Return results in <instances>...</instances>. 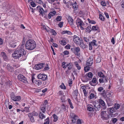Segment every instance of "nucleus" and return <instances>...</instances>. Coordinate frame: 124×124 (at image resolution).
I'll use <instances>...</instances> for the list:
<instances>
[{
    "mask_svg": "<svg viewBox=\"0 0 124 124\" xmlns=\"http://www.w3.org/2000/svg\"><path fill=\"white\" fill-rule=\"evenodd\" d=\"M36 44L35 41L32 39L28 40L26 43L25 48L29 50H32L36 47Z\"/></svg>",
    "mask_w": 124,
    "mask_h": 124,
    "instance_id": "f257e3e1",
    "label": "nucleus"
},
{
    "mask_svg": "<svg viewBox=\"0 0 124 124\" xmlns=\"http://www.w3.org/2000/svg\"><path fill=\"white\" fill-rule=\"evenodd\" d=\"M23 44L20 47V49L15 51L12 54V57L15 58H18L20 57L21 55V54H23Z\"/></svg>",
    "mask_w": 124,
    "mask_h": 124,
    "instance_id": "f03ea898",
    "label": "nucleus"
},
{
    "mask_svg": "<svg viewBox=\"0 0 124 124\" xmlns=\"http://www.w3.org/2000/svg\"><path fill=\"white\" fill-rule=\"evenodd\" d=\"M101 118L104 120H107L109 118L112 116V114H109L108 112L106 111H102L101 113Z\"/></svg>",
    "mask_w": 124,
    "mask_h": 124,
    "instance_id": "7ed1b4c3",
    "label": "nucleus"
},
{
    "mask_svg": "<svg viewBox=\"0 0 124 124\" xmlns=\"http://www.w3.org/2000/svg\"><path fill=\"white\" fill-rule=\"evenodd\" d=\"M38 113L35 111L28 114V116L30 119V121L32 122H34L35 120L33 116H37Z\"/></svg>",
    "mask_w": 124,
    "mask_h": 124,
    "instance_id": "20e7f679",
    "label": "nucleus"
},
{
    "mask_svg": "<svg viewBox=\"0 0 124 124\" xmlns=\"http://www.w3.org/2000/svg\"><path fill=\"white\" fill-rule=\"evenodd\" d=\"M73 39L74 42L78 45H79L80 43L83 42V41L81 40L78 36L76 35L73 36Z\"/></svg>",
    "mask_w": 124,
    "mask_h": 124,
    "instance_id": "39448f33",
    "label": "nucleus"
},
{
    "mask_svg": "<svg viewBox=\"0 0 124 124\" xmlns=\"http://www.w3.org/2000/svg\"><path fill=\"white\" fill-rule=\"evenodd\" d=\"M62 66L64 68L67 67L69 70L72 69V64L71 63H68V62H62Z\"/></svg>",
    "mask_w": 124,
    "mask_h": 124,
    "instance_id": "423d86ee",
    "label": "nucleus"
},
{
    "mask_svg": "<svg viewBox=\"0 0 124 124\" xmlns=\"http://www.w3.org/2000/svg\"><path fill=\"white\" fill-rule=\"evenodd\" d=\"M48 105L47 101L45 100L44 103L40 106V109L43 113H44L46 111V108Z\"/></svg>",
    "mask_w": 124,
    "mask_h": 124,
    "instance_id": "0eeeda50",
    "label": "nucleus"
},
{
    "mask_svg": "<svg viewBox=\"0 0 124 124\" xmlns=\"http://www.w3.org/2000/svg\"><path fill=\"white\" fill-rule=\"evenodd\" d=\"M31 80L32 82L35 84L36 85L38 86H40L42 84V81L41 80H35L34 77H32Z\"/></svg>",
    "mask_w": 124,
    "mask_h": 124,
    "instance_id": "6e6552de",
    "label": "nucleus"
},
{
    "mask_svg": "<svg viewBox=\"0 0 124 124\" xmlns=\"http://www.w3.org/2000/svg\"><path fill=\"white\" fill-rule=\"evenodd\" d=\"M97 41L95 40H93L92 41L90 42L89 44V49L90 50H92L93 49L92 46H97V44L96 43Z\"/></svg>",
    "mask_w": 124,
    "mask_h": 124,
    "instance_id": "1a4fd4ad",
    "label": "nucleus"
},
{
    "mask_svg": "<svg viewBox=\"0 0 124 124\" xmlns=\"http://www.w3.org/2000/svg\"><path fill=\"white\" fill-rule=\"evenodd\" d=\"M70 116L72 119V121L73 123H75L76 122V120L78 118L77 115L73 113L70 114Z\"/></svg>",
    "mask_w": 124,
    "mask_h": 124,
    "instance_id": "9d476101",
    "label": "nucleus"
},
{
    "mask_svg": "<svg viewBox=\"0 0 124 124\" xmlns=\"http://www.w3.org/2000/svg\"><path fill=\"white\" fill-rule=\"evenodd\" d=\"M99 101L100 104L101 105V108L102 109H105L107 108V106L104 101L101 99H99Z\"/></svg>",
    "mask_w": 124,
    "mask_h": 124,
    "instance_id": "9b49d317",
    "label": "nucleus"
},
{
    "mask_svg": "<svg viewBox=\"0 0 124 124\" xmlns=\"http://www.w3.org/2000/svg\"><path fill=\"white\" fill-rule=\"evenodd\" d=\"M45 65L43 63H41L36 64L34 68L35 69L37 70H38L42 69Z\"/></svg>",
    "mask_w": 124,
    "mask_h": 124,
    "instance_id": "f8f14e48",
    "label": "nucleus"
},
{
    "mask_svg": "<svg viewBox=\"0 0 124 124\" xmlns=\"http://www.w3.org/2000/svg\"><path fill=\"white\" fill-rule=\"evenodd\" d=\"M76 23L78 26H82L84 25L83 22L79 18H78L76 21Z\"/></svg>",
    "mask_w": 124,
    "mask_h": 124,
    "instance_id": "ddd939ff",
    "label": "nucleus"
},
{
    "mask_svg": "<svg viewBox=\"0 0 124 124\" xmlns=\"http://www.w3.org/2000/svg\"><path fill=\"white\" fill-rule=\"evenodd\" d=\"M12 100L15 101H19L21 99V97L20 96H11Z\"/></svg>",
    "mask_w": 124,
    "mask_h": 124,
    "instance_id": "4468645a",
    "label": "nucleus"
},
{
    "mask_svg": "<svg viewBox=\"0 0 124 124\" xmlns=\"http://www.w3.org/2000/svg\"><path fill=\"white\" fill-rule=\"evenodd\" d=\"M1 55L3 57V60L6 61H8V57L6 55V54L3 52L1 53Z\"/></svg>",
    "mask_w": 124,
    "mask_h": 124,
    "instance_id": "2eb2a0df",
    "label": "nucleus"
},
{
    "mask_svg": "<svg viewBox=\"0 0 124 124\" xmlns=\"http://www.w3.org/2000/svg\"><path fill=\"white\" fill-rule=\"evenodd\" d=\"M71 50L74 53H79L80 50V49L79 47H73L71 48Z\"/></svg>",
    "mask_w": 124,
    "mask_h": 124,
    "instance_id": "dca6fc26",
    "label": "nucleus"
},
{
    "mask_svg": "<svg viewBox=\"0 0 124 124\" xmlns=\"http://www.w3.org/2000/svg\"><path fill=\"white\" fill-rule=\"evenodd\" d=\"M39 8V11L40 14L43 15L44 12L45 11H44V10L42 8L40 7V6H38L36 8L38 9Z\"/></svg>",
    "mask_w": 124,
    "mask_h": 124,
    "instance_id": "f3484780",
    "label": "nucleus"
},
{
    "mask_svg": "<svg viewBox=\"0 0 124 124\" xmlns=\"http://www.w3.org/2000/svg\"><path fill=\"white\" fill-rule=\"evenodd\" d=\"M71 4L73 6V7L74 9V11H75L76 10L78 9V6L77 5V3L76 1H75L73 4L72 3Z\"/></svg>",
    "mask_w": 124,
    "mask_h": 124,
    "instance_id": "a211bd4d",
    "label": "nucleus"
},
{
    "mask_svg": "<svg viewBox=\"0 0 124 124\" xmlns=\"http://www.w3.org/2000/svg\"><path fill=\"white\" fill-rule=\"evenodd\" d=\"M8 70L11 72H12L14 71L13 68L9 64H8L7 66Z\"/></svg>",
    "mask_w": 124,
    "mask_h": 124,
    "instance_id": "6ab92c4d",
    "label": "nucleus"
},
{
    "mask_svg": "<svg viewBox=\"0 0 124 124\" xmlns=\"http://www.w3.org/2000/svg\"><path fill=\"white\" fill-rule=\"evenodd\" d=\"M56 13V12L55 11H53L52 12H50L48 15V17L49 19H50L51 17Z\"/></svg>",
    "mask_w": 124,
    "mask_h": 124,
    "instance_id": "aec40b11",
    "label": "nucleus"
},
{
    "mask_svg": "<svg viewBox=\"0 0 124 124\" xmlns=\"http://www.w3.org/2000/svg\"><path fill=\"white\" fill-rule=\"evenodd\" d=\"M68 21L70 24L72 25L74 24L73 20L71 17H69L68 19Z\"/></svg>",
    "mask_w": 124,
    "mask_h": 124,
    "instance_id": "412c9836",
    "label": "nucleus"
},
{
    "mask_svg": "<svg viewBox=\"0 0 124 124\" xmlns=\"http://www.w3.org/2000/svg\"><path fill=\"white\" fill-rule=\"evenodd\" d=\"M107 109L109 111L110 113V114H111L115 112V110L113 108V107L108 108Z\"/></svg>",
    "mask_w": 124,
    "mask_h": 124,
    "instance_id": "4be33fe9",
    "label": "nucleus"
},
{
    "mask_svg": "<svg viewBox=\"0 0 124 124\" xmlns=\"http://www.w3.org/2000/svg\"><path fill=\"white\" fill-rule=\"evenodd\" d=\"M87 110L89 111H94L93 107L92 105H90L87 107Z\"/></svg>",
    "mask_w": 124,
    "mask_h": 124,
    "instance_id": "5701e85b",
    "label": "nucleus"
},
{
    "mask_svg": "<svg viewBox=\"0 0 124 124\" xmlns=\"http://www.w3.org/2000/svg\"><path fill=\"white\" fill-rule=\"evenodd\" d=\"M39 118L41 119L44 118L46 117L44 114L42 113L41 112H40L39 114Z\"/></svg>",
    "mask_w": 124,
    "mask_h": 124,
    "instance_id": "b1692460",
    "label": "nucleus"
},
{
    "mask_svg": "<svg viewBox=\"0 0 124 124\" xmlns=\"http://www.w3.org/2000/svg\"><path fill=\"white\" fill-rule=\"evenodd\" d=\"M17 78L20 81H23V76L21 74H19L17 76Z\"/></svg>",
    "mask_w": 124,
    "mask_h": 124,
    "instance_id": "393cba45",
    "label": "nucleus"
},
{
    "mask_svg": "<svg viewBox=\"0 0 124 124\" xmlns=\"http://www.w3.org/2000/svg\"><path fill=\"white\" fill-rule=\"evenodd\" d=\"M98 75L99 76L100 78H104L105 77V76L101 72H99L98 73Z\"/></svg>",
    "mask_w": 124,
    "mask_h": 124,
    "instance_id": "a878e982",
    "label": "nucleus"
},
{
    "mask_svg": "<svg viewBox=\"0 0 124 124\" xmlns=\"http://www.w3.org/2000/svg\"><path fill=\"white\" fill-rule=\"evenodd\" d=\"M99 28L97 26H93L91 29V30L93 31H98Z\"/></svg>",
    "mask_w": 124,
    "mask_h": 124,
    "instance_id": "bb28decb",
    "label": "nucleus"
},
{
    "mask_svg": "<svg viewBox=\"0 0 124 124\" xmlns=\"http://www.w3.org/2000/svg\"><path fill=\"white\" fill-rule=\"evenodd\" d=\"M86 76H87L90 78L91 79L93 77V74L91 72H89L86 74L85 75Z\"/></svg>",
    "mask_w": 124,
    "mask_h": 124,
    "instance_id": "cd10ccee",
    "label": "nucleus"
},
{
    "mask_svg": "<svg viewBox=\"0 0 124 124\" xmlns=\"http://www.w3.org/2000/svg\"><path fill=\"white\" fill-rule=\"evenodd\" d=\"M107 104L108 106H111L113 104V102L111 101L110 100L107 101Z\"/></svg>",
    "mask_w": 124,
    "mask_h": 124,
    "instance_id": "c85d7f7f",
    "label": "nucleus"
},
{
    "mask_svg": "<svg viewBox=\"0 0 124 124\" xmlns=\"http://www.w3.org/2000/svg\"><path fill=\"white\" fill-rule=\"evenodd\" d=\"M113 107L116 110L118 109L120 107L119 105L117 103L115 104Z\"/></svg>",
    "mask_w": 124,
    "mask_h": 124,
    "instance_id": "c756f323",
    "label": "nucleus"
},
{
    "mask_svg": "<svg viewBox=\"0 0 124 124\" xmlns=\"http://www.w3.org/2000/svg\"><path fill=\"white\" fill-rule=\"evenodd\" d=\"M49 69V67L48 65L47 64H45V67L44 69V71L48 70Z\"/></svg>",
    "mask_w": 124,
    "mask_h": 124,
    "instance_id": "7c9ffc66",
    "label": "nucleus"
},
{
    "mask_svg": "<svg viewBox=\"0 0 124 124\" xmlns=\"http://www.w3.org/2000/svg\"><path fill=\"white\" fill-rule=\"evenodd\" d=\"M42 28L44 30H45L47 32H48L50 30V28L47 26H44Z\"/></svg>",
    "mask_w": 124,
    "mask_h": 124,
    "instance_id": "2f4dec72",
    "label": "nucleus"
},
{
    "mask_svg": "<svg viewBox=\"0 0 124 124\" xmlns=\"http://www.w3.org/2000/svg\"><path fill=\"white\" fill-rule=\"evenodd\" d=\"M86 32H87L88 33H90L91 31H92L91 28V27L90 26H89L87 27L86 29Z\"/></svg>",
    "mask_w": 124,
    "mask_h": 124,
    "instance_id": "473e14b6",
    "label": "nucleus"
},
{
    "mask_svg": "<svg viewBox=\"0 0 124 124\" xmlns=\"http://www.w3.org/2000/svg\"><path fill=\"white\" fill-rule=\"evenodd\" d=\"M24 83L25 84L24 85H25L27 86V85H28V81H27V78H25V77L24 76Z\"/></svg>",
    "mask_w": 124,
    "mask_h": 124,
    "instance_id": "72a5a7b5",
    "label": "nucleus"
},
{
    "mask_svg": "<svg viewBox=\"0 0 124 124\" xmlns=\"http://www.w3.org/2000/svg\"><path fill=\"white\" fill-rule=\"evenodd\" d=\"M53 116L54 118L53 120L54 121V122H56L58 119V117L57 116V115L55 114H53Z\"/></svg>",
    "mask_w": 124,
    "mask_h": 124,
    "instance_id": "f704fd0d",
    "label": "nucleus"
},
{
    "mask_svg": "<svg viewBox=\"0 0 124 124\" xmlns=\"http://www.w3.org/2000/svg\"><path fill=\"white\" fill-rule=\"evenodd\" d=\"M89 23L92 24H95L96 23V22L94 20H92L89 18L87 19Z\"/></svg>",
    "mask_w": 124,
    "mask_h": 124,
    "instance_id": "c9c22d12",
    "label": "nucleus"
},
{
    "mask_svg": "<svg viewBox=\"0 0 124 124\" xmlns=\"http://www.w3.org/2000/svg\"><path fill=\"white\" fill-rule=\"evenodd\" d=\"M60 99L62 103L64 102L65 101V97L64 95L61 97Z\"/></svg>",
    "mask_w": 124,
    "mask_h": 124,
    "instance_id": "e433bc0d",
    "label": "nucleus"
},
{
    "mask_svg": "<svg viewBox=\"0 0 124 124\" xmlns=\"http://www.w3.org/2000/svg\"><path fill=\"white\" fill-rule=\"evenodd\" d=\"M50 30V32L52 33V34L54 36L56 35L57 33L54 30L52 29H51Z\"/></svg>",
    "mask_w": 124,
    "mask_h": 124,
    "instance_id": "4c0bfd02",
    "label": "nucleus"
},
{
    "mask_svg": "<svg viewBox=\"0 0 124 124\" xmlns=\"http://www.w3.org/2000/svg\"><path fill=\"white\" fill-rule=\"evenodd\" d=\"M61 109L64 111H65L67 110V109L66 108V106L64 104H62V105Z\"/></svg>",
    "mask_w": 124,
    "mask_h": 124,
    "instance_id": "58836bf2",
    "label": "nucleus"
},
{
    "mask_svg": "<svg viewBox=\"0 0 124 124\" xmlns=\"http://www.w3.org/2000/svg\"><path fill=\"white\" fill-rule=\"evenodd\" d=\"M79 45L80 46V47L83 49H84L85 48V45L83 42L80 43Z\"/></svg>",
    "mask_w": 124,
    "mask_h": 124,
    "instance_id": "ea45409f",
    "label": "nucleus"
},
{
    "mask_svg": "<svg viewBox=\"0 0 124 124\" xmlns=\"http://www.w3.org/2000/svg\"><path fill=\"white\" fill-rule=\"evenodd\" d=\"M47 79V75H44L42 77V78L41 79L42 80L45 81Z\"/></svg>",
    "mask_w": 124,
    "mask_h": 124,
    "instance_id": "a19ab883",
    "label": "nucleus"
},
{
    "mask_svg": "<svg viewBox=\"0 0 124 124\" xmlns=\"http://www.w3.org/2000/svg\"><path fill=\"white\" fill-rule=\"evenodd\" d=\"M58 94L59 96H60L61 97L64 95L63 92L61 91H60L58 92Z\"/></svg>",
    "mask_w": 124,
    "mask_h": 124,
    "instance_id": "79ce46f5",
    "label": "nucleus"
},
{
    "mask_svg": "<svg viewBox=\"0 0 124 124\" xmlns=\"http://www.w3.org/2000/svg\"><path fill=\"white\" fill-rule=\"evenodd\" d=\"M60 87L62 89H65L66 88L65 86L63 83H62V85L60 86Z\"/></svg>",
    "mask_w": 124,
    "mask_h": 124,
    "instance_id": "37998d69",
    "label": "nucleus"
},
{
    "mask_svg": "<svg viewBox=\"0 0 124 124\" xmlns=\"http://www.w3.org/2000/svg\"><path fill=\"white\" fill-rule=\"evenodd\" d=\"M63 45H65L67 44V42L64 39L61 40V43Z\"/></svg>",
    "mask_w": 124,
    "mask_h": 124,
    "instance_id": "c03bdc74",
    "label": "nucleus"
},
{
    "mask_svg": "<svg viewBox=\"0 0 124 124\" xmlns=\"http://www.w3.org/2000/svg\"><path fill=\"white\" fill-rule=\"evenodd\" d=\"M46 121L44 122L43 124H49V117H47V118L45 120Z\"/></svg>",
    "mask_w": 124,
    "mask_h": 124,
    "instance_id": "a18cd8bd",
    "label": "nucleus"
},
{
    "mask_svg": "<svg viewBox=\"0 0 124 124\" xmlns=\"http://www.w3.org/2000/svg\"><path fill=\"white\" fill-rule=\"evenodd\" d=\"M90 70V68L88 66H86L84 68V70L85 72H87Z\"/></svg>",
    "mask_w": 124,
    "mask_h": 124,
    "instance_id": "49530a36",
    "label": "nucleus"
},
{
    "mask_svg": "<svg viewBox=\"0 0 124 124\" xmlns=\"http://www.w3.org/2000/svg\"><path fill=\"white\" fill-rule=\"evenodd\" d=\"M24 111L26 112H29V108L28 107H25L24 109Z\"/></svg>",
    "mask_w": 124,
    "mask_h": 124,
    "instance_id": "de8ad7c7",
    "label": "nucleus"
},
{
    "mask_svg": "<svg viewBox=\"0 0 124 124\" xmlns=\"http://www.w3.org/2000/svg\"><path fill=\"white\" fill-rule=\"evenodd\" d=\"M71 32L69 31H62V34H70Z\"/></svg>",
    "mask_w": 124,
    "mask_h": 124,
    "instance_id": "09e8293b",
    "label": "nucleus"
},
{
    "mask_svg": "<svg viewBox=\"0 0 124 124\" xmlns=\"http://www.w3.org/2000/svg\"><path fill=\"white\" fill-rule=\"evenodd\" d=\"M99 18L101 21H103L105 19V18L101 14L99 15Z\"/></svg>",
    "mask_w": 124,
    "mask_h": 124,
    "instance_id": "8fccbe9b",
    "label": "nucleus"
},
{
    "mask_svg": "<svg viewBox=\"0 0 124 124\" xmlns=\"http://www.w3.org/2000/svg\"><path fill=\"white\" fill-rule=\"evenodd\" d=\"M61 19L62 17L58 16L56 17V20L58 22H60L61 21Z\"/></svg>",
    "mask_w": 124,
    "mask_h": 124,
    "instance_id": "3c124183",
    "label": "nucleus"
},
{
    "mask_svg": "<svg viewBox=\"0 0 124 124\" xmlns=\"http://www.w3.org/2000/svg\"><path fill=\"white\" fill-rule=\"evenodd\" d=\"M30 5L32 7H34L36 6V4L35 3L32 1L30 2Z\"/></svg>",
    "mask_w": 124,
    "mask_h": 124,
    "instance_id": "603ef678",
    "label": "nucleus"
},
{
    "mask_svg": "<svg viewBox=\"0 0 124 124\" xmlns=\"http://www.w3.org/2000/svg\"><path fill=\"white\" fill-rule=\"evenodd\" d=\"M29 11L32 12V14L34 13V11L33 8H31L30 6H29Z\"/></svg>",
    "mask_w": 124,
    "mask_h": 124,
    "instance_id": "864d4df0",
    "label": "nucleus"
},
{
    "mask_svg": "<svg viewBox=\"0 0 124 124\" xmlns=\"http://www.w3.org/2000/svg\"><path fill=\"white\" fill-rule=\"evenodd\" d=\"M75 65L78 69L80 70L81 69V67L78 64V62L76 63Z\"/></svg>",
    "mask_w": 124,
    "mask_h": 124,
    "instance_id": "5fc2aeb1",
    "label": "nucleus"
},
{
    "mask_svg": "<svg viewBox=\"0 0 124 124\" xmlns=\"http://www.w3.org/2000/svg\"><path fill=\"white\" fill-rule=\"evenodd\" d=\"M36 2L37 3L41 4H43V2L42 0H36Z\"/></svg>",
    "mask_w": 124,
    "mask_h": 124,
    "instance_id": "6e6d98bb",
    "label": "nucleus"
},
{
    "mask_svg": "<svg viewBox=\"0 0 124 124\" xmlns=\"http://www.w3.org/2000/svg\"><path fill=\"white\" fill-rule=\"evenodd\" d=\"M82 89H83V92L84 94V96L86 97L87 94V93L86 92V90L85 89H83V88Z\"/></svg>",
    "mask_w": 124,
    "mask_h": 124,
    "instance_id": "4d7b16f0",
    "label": "nucleus"
},
{
    "mask_svg": "<svg viewBox=\"0 0 124 124\" xmlns=\"http://www.w3.org/2000/svg\"><path fill=\"white\" fill-rule=\"evenodd\" d=\"M43 74H39L37 76V77L39 79H41L42 78V77Z\"/></svg>",
    "mask_w": 124,
    "mask_h": 124,
    "instance_id": "13d9d810",
    "label": "nucleus"
},
{
    "mask_svg": "<svg viewBox=\"0 0 124 124\" xmlns=\"http://www.w3.org/2000/svg\"><path fill=\"white\" fill-rule=\"evenodd\" d=\"M74 93L75 95L77 96L78 95V92L77 89H76L74 91Z\"/></svg>",
    "mask_w": 124,
    "mask_h": 124,
    "instance_id": "bf43d9fd",
    "label": "nucleus"
},
{
    "mask_svg": "<svg viewBox=\"0 0 124 124\" xmlns=\"http://www.w3.org/2000/svg\"><path fill=\"white\" fill-rule=\"evenodd\" d=\"M83 40L84 41L87 42V43H88L89 41V39L86 37H84Z\"/></svg>",
    "mask_w": 124,
    "mask_h": 124,
    "instance_id": "052dcab7",
    "label": "nucleus"
},
{
    "mask_svg": "<svg viewBox=\"0 0 124 124\" xmlns=\"http://www.w3.org/2000/svg\"><path fill=\"white\" fill-rule=\"evenodd\" d=\"M103 90V88L102 87H100L98 89V91L100 92H101Z\"/></svg>",
    "mask_w": 124,
    "mask_h": 124,
    "instance_id": "680f3d73",
    "label": "nucleus"
},
{
    "mask_svg": "<svg viewBox=\"0 0 124 124\" xmlns=\"http://www.w3.org/2000/svg\"><path fill=\"white\" fill-rule=\"evenodd\" d=\"M63 22H60L58 24V26L60 28H62L63 25Z\"/></svg>",
    "mask_w": 124,
    "mask_h": 124,
    "instance_id": "e2e57ef3",
    "label": "nucleus"
},
{
    "mask_svg": "<svg viewBox=\"0 0 124 124\" xmlns=\"http://www.w3.org/2000/svg\"><path fill=\"white\" fill-rule=\"evenodd\" d=\"M94 97V95L93 93H91L89 97L90 99H92Z\"/></svg>",
    "mask_w": 124,
    "mask_h": 124,
    "instance_id": "0e129e2a",
    "label": "nucleus"
},
{
    "mask_svg": "<svg viewBox=\"0 0 124 124\" xmlns=\"http://www.w3.org/2000/svg\"><path fill=\"white\" fill-rule=\"evenodd\" d=\"M20 66L19 65V64H15L13 65L14 67L15 68H18Z\"/></svg>",
    "mask_w": 124,
    "mask_h": 124,
    "instance_id": "69168bd1",
    "label": "nucleus"
},
{
    "mask_svg": "<svg viewBox=\"0 0 124 124\" xmlns=\"http://www.w3.org/2000/svg\"><path fill=\"white\" fill-rule=\"evenodd\" d=\"M99 81L100 83H103L104 82L103 79L102 78H100L99 79Z\"/></svg>",
    "mask_w": 124,
    "mask_h": 124,
    "instance_id": "338daca9",
    "label": "nucleus"
},
{
    "mask_svg": "<svg viewBox=\"0 0 124 124\" xmlns=\"http://www.w3.org/2000/svg\"><path fill=\"white\" fill-rule=\"evenodd\" d=\"M82 123L81 120L78 119L77 120V124H81Z\"/></svg>",
    "mask_w": 124,
    "mask_h": 124,
    "instance_id": "774afa93",
    "label": "nucleus"
}]
</instances>
